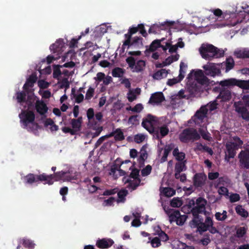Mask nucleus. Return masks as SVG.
I'll use <instances>...</instances> for the list:
<instances>
[{
    "label": "nucleus",
    "mask_w": 249,
    "mask_h": 249,
    "mask_svg": "<svg viewBox=\"0 0 249 249\" xmlns=\"http://www.w3.org/2000/svg\"><path fill=\"white\" fill-rule=\"evenodd\" d=\"M87 115L89 121H90L93 118L94 116V112L92 108H89L88 109L87 112Z\"/></svg>",
    "instance_id": "nucleus-63"
},
{
    "label": "nucleus",
    "mask_w": 249,
    "mask_h": 249,
    "mask_svg": "<svg viewBox=\"0 0 249 249\" xmlns=\"http://www.w3.org/2000/svg\"><path fill=\"white\" fill-rule=\"evenodd\" d=\"M140 170L137 168L132 169V171L128 177H130V179L133 178L134 179H140L139 178Z\"/></svg>",
    "instance_id": "nucleus-43"
},
{
    "label": "nucleus",
    "mask_w": 249,
    "mask_h": 249,
    "mask_svg": "<svg viewBox=\"0 0 249 249\" xmlns=\"http://www.w3.org/2000/svg\"><path fill=\"white\" fill-rule=\"evenodd\" d=\"M246 233V229L245 227H240L236 230V236L238 238L242 237Z\"/></svg>",
    "instance_id": "nucleus-47"
},
{
    "label": "nucleus",
    "mask_w": 249,
    "mask_h": 249,
    "mask_svg": "<svg viewBox=\"0 0 249 249\" xmlns=\"http://www.w3.org/2000/svg\"><path fill=\"white\" fill-rule=\"evenodd\" d=\"M187 68V65H186L183 62H181L180 64V69H179V74L178 76H182V79L184 77V74L185 73V70Z\"/></svg>",
    "instance_id": "nucleus-51"
},
{
    "label": "nucleus",
    "mask_w": 249,
    "mask_h": 249,
    "mask_svg": "<svg viewBox=\"0 0 249 249\" xmlns=\"http://www.w3.org/2000/svg\"><path fill=\"white\" fill-rule=\"evenodd\" d=\"M162 193L167 197H171L173 196H174L175 193L176 191L172 188L170 187H167L163 188Z\"/></svg>",
    "instance_id": "nucleus-39"
},
{
    "label": "nucleus",
    "mask_w": 249,
    "mask_h": 249,
    "mask_svg": "<svg viewBox=\"0 0 249 249\" xmlns=\"http://www.w3.org/2000/svg\"><path fill=\"white\" fill-rule=\"evenodd\" d=\"M64 46V43L62 39L57 40L54 43L51 45L50 49L53 53H57L59 52Z\"/></svg>",
    "instance_id": "nucleus-21"
},
{
    "label": "nucleus",
    "mask_w": 249,
    "mask_h": 249,
    "mask_svg": "<svg viewBox=\"0 0 249 249\" xmlns=\"http://www.w3.org/2000/svg\"><path fill=\"white\" fill-rule=\"evenodd\" d=\"M132 36L129 32L127 34L124 35L125 38H126L125 40L123 43V46H130L131 44V39L132 37Z\"/></svg>",
    "instance_id": "nucleus-49"
},
{
    "label": "nucleus",
    "mask_w": 249,
    "mask_h": 249,
    "mask_svg": "<svg viewBox=\"0 0 249 249\" xmlns=\"http://www.w3.org/2000/svg\"><path fill=\"white\" fill-rule=\"evenodd\" d=\"M152 170V167L150 165H147L145 168H143L141 171L142 176L145 177L149 175Z\"/></svg>",
    "instance_id": "nucleus-46"
},
{
    "label": "nucleus",
    "mask_w": 249,
    "mask_h": 249,
    "mask_svg": "<svg viewBox=\"0 0 249 249\" xmlns=\"http://www.w3.org/2000/svg\"><path fill=\"white\" fill-rule=\"evenodd\" d=\"M167 74V71L165 69H162L154 73L153 77L156 80H160L163 78L166 77Z\"/></svg>",
    "instance_id": "nucleus-28"
},
{
    "label": "nucleus",
    "mask_w": 249,
    "mask_h": 249,
    "mask_svg": "<svg viewBox=\"0 0 249 249\" xmlns=\"http://www.w3.org/2000/svg\"><path fill=\"white\" fill-rule=\"evenodd\" d=\"M206 216V218L204 223L205 224L206 226L209 228L213 225V223L212 218L210 216H208L207 214Z\"/></svg>",
    "instance_id": "nucleus-64"
},
{
    "label": "nucleus",
    "mask_w": 249,
    "mask_h": 249,
    "mask_svg": "<svg viewBox=\"0 0 249 249\" xmlns=\"http://www.w3.org/2000/svg\"><path fill=\"white\" fill-rule=\"evenodd\" d=\"M200 138L197 131L192 128L184 129L179 135V140L182 142H187L189 141L198 140Z\"/></svg>",
    "instance_id": "nucleus-6"
},
{
    "label": "nucleus",
    "mask_w": 249,
    "mask_h": 249,
    "mask_svg": "<svg viewBox=\"0 0 249 249\" xmlns=\"http://www.w3.org/2000/svg\"><path fill=\"white\" fill-rule=\"evenodd\" d=\"M206 176L202 173H196L193 178L194 185L196 187H201L205 183Z\"/></svg>",
    "instance_id": "nucleus-13"
},
{
    "label": "nucleus",
    "mask_w": 249,
    "mask_h": 249,
    "mask_svg": "<svg viewBox=\"0 0 249 249\" xmlns=\"http://www.w3.org/2000/svg\"><path fill=\"white\" fill-rule=\"evenodd\" d=\"M142 38L141 36H135L131 42L130 46H136L139 47L140 45L142 46Z\"/></svg>",
    "instance_id": "nucleus-40"
},
{
    "label": "nucleus",
    "mask_w": 249,
    "mask_h": 249,
    "mask_svg": "<svg viewBox=\"0 0 249 249\" xmlns=\"http://www.w3.org/2000/svg\"><path fill=\"white\" fill-rule=\"evenodd\" d=\"M123 181L125 184L129 183V187L133 190H135L139 186L141 180V179L132 180L130 179V177H124L123 178Z\"/></svg>",
    "instance_id": "nucleus-17"
},
{
    "label": "nucleus",
    "mask_w": 249,
    "mask_h": 249,
    "mask_svg": "<svg viewBox=\"0 0 249 249\" xmlns=\"http://www.w3.org/2000/svg\"><path fill=\"white\" fill-rule=\"evenodd\" d=\"M118 188H114L110 190H105L103 193V195L104 196H111L112 195H114L117 192H118Z\"/></svg>",
    "instance_id": "nucleus-54"
},
{
    "label": "nucleus",
    "mask_w": 249,
    "mask_h": 249,
    "mask_svg": "<svg viewBox=\"0 0 249 249\" xmlns=\"http://www.w3.org/2000/svg\"><path fill=\"white\" fill-rule=\"evenodd\" d=\"M60 68H62L61 65H53V77L55 79H57L61 74Z\"/></svg>",
    "instance_id": "nucleus-37"
},
{
    "label": "nucleus",
    "mask_w": 249,
    "mask_h": 249,
    "mask_svg": "<svg viewBox=\"0 0 249 249\" xmlns=\"http://www.w3.org/2000/svg\"><path fill=\"white\" fill-rule=\"evenodd\" d=\"M113 243V242L111 240H106L105 239H103L101 240H99L97 241L98 246L100 248H107L111 246Z\"/></svg>",
    "instance_id": "nucleus-29"
},
{
    "label": "nucleus",
    "mask_w": 249,
    "mask_h": 249,
    "mask_svg": "<svg viewBox=\"0 0 249 249\" xmlns=\"http://www.w3.org/2000/svg\"><path fill=\"white\" fill-rule=\"evenodd\" d=\"M70 87V83L68 78H65L62 80L61 85L60 88L62 89L65 88V89H68Z\"/></svg>",
    "instance_id": "nucleus-61"
},
{
    "label": "nucleus",
    "mask_w": 249,
    "mask_h": 249,
    "mask_svg": "<svg viewBox=\"0 0 249 249\" xmlns=\"http://www.w3.org/2000/svg\"><path fill=\"white\" fill-rule=\"evenodd\" d=\"M174 143H171L168 144H166L164 148L163 155L161 159V162H165L167 160V157L169 153L171 151L174 149Z\"/></svg>",
    "instance_id": "nucleus-23"
},
{
    "label": "nucleus",
    "mask_w": 249,
    "mask_h": 249,
    "mask_svg": "<svg viewBox=\"0 0 249 249\" xmlns=\"http://www.w3.org/2000/svg\"><path fill=\"white\" fill-rule=\"evenodd\" d=\"M234 105L235 107V111L239 114L242 119L246 120V121H249V111L246 107L244 106H236L235 104Z\"/></svg>",
    "instance_id": "nucleus-14"
},
{
    "label": "nucleus",
    "mask_w": 249,
    "mask_h": 249,
    "mask_svg": "<svg viewBox=\"0 0 249 249\" xmlns=\"http://www.w3.org/2000/svg\"><path fill=\"white\" fill-rule=\"evenodd\" d=\"M126 62L131 69H133L136 64L135 59L132 56H129L126 59Z\"/></svg>",
    "instance_id": "nucleus-48"
},
{
    "label": "nucleus",
    "mask_w": 249,
    "mask_h": 249,
    "mask_svg": "<svg viewBox=\"0 0 249 249\" xmlns=\"http://www.w3.org/2000/svg\"><path fill=\"white\" fill-rule=\"evenodd\" d=\"M140 116L139 115H134L130 116L128 120V123L132 125H137L139 124V118Z\"/></svg>",
    "instance_id": "nucleus-36"
},
{
    "label": "nucleus",
    "mask_w": 249,
    "mask_h": 249,
    "mask_svg": "<svg viewBox=\"0 0 249 249\" xmlns=\"http://www.w3.org/2000/svg\"><path fill=\"white\" fill-rule=\"evenodd\" d=\"M175 23L174 21H165L163 23H160V26L158 25L154 24L152 25L148 30L149 34H157V29L160 28L161 29H165L166 28H169L171 26L173 25Z\"/></svg>",
    "instance_id": "nucleus-10"
},
{
    "label": "nucleus",
    "mask_w": 249,
    "mask_h": 249,
    "mask_svg": "<svg viewBox=\"0 0 249 249\" xmlns=\"http://www.w3.org/2000/svg\"><path fill=\"white\" fill-rule=\"evenodd\" d=\"M145 66V62L144 61L142 60H140L137 61L136 64L134 66V71H136L137 72H139L143 71L144 68Z\"/></svg>",
    "instance_id": "nucleus-33"
},
{
    "label": "nucleus",
    "mask_w": 249,
    "mask_h": 249,
    "mask_svg": "<svg viewBox=\"0 0 249 249\" xmlns=\"http://www.w3.org/2000/svg\"><path fill=\"white\" fill-rule=\"evenodd\" d=\"M197 231H198L200 233L206 231L209 229L204 222L200 223V225L197 227Z\"/></svg>",
    "instance_id": "nucleus-58"
},
{
    "label": "nucleus",
    "mask_w": 249,
    "mask_h": 249,
    "mask_svg": "<svg viewBox=\"0 0 249 249\" xmlns=\"http://www.w3.org/2000/svg\"><path fill=\"white\" fill-rule=\"evenodd\" d=\"M156 128L158 130V132L160 134V138L157 139V140L161 139V138L166 136L169 132V128L166 124H163Z\"/></svg>",
    "instance_id": "nucleus-27"
},
{
    "label": "nucleus",
    "mask_w": 249,
    "mask_h": 249,
    "mask_svg": "<svg viewBox=\"0 0 249 249\" xmlns=\"http://www.w3.org/2000/svg\"><path fill=\"white\" fill-rule=\"evenodd\" d=\"M145 139V137L142 134H137L134 136V141L137 143L142 142Z\"/></svg>",
    "instance_id": "nucleus-53"
},
{
    "label": "nucleus",
    "mask_w": 249,
    "mask_h": 249,
    "mask_svg": "<svg viewBox=\"0 0 249 249\" xmlns=\"http://www.w3.org/2000/svg\"><path fill=\"white\" fill-rule=\"evenodd\" d=\"M38 86L41 89H47L49 85V84L47 81L44 80H39L37 82Z\"/></svg>",
    "instance_id": "nucleus-50"
},
{
    "label": "nucleus",
    "mask_w": 249,
    "mask_h": 249,
    "mask_svg": "<svg viewBox=\"0 0 249 249\" xmlns=\"http://www.w3.org/2000/svg\"><path fill=\"white\" fill-rule=\"evenodd\" d=\"M175 177L176 179H179L182 182H184L186 180V174L184 173L181 174L180 173L175 174Z\"/></svg>",
    "instance_id": "nucleus-59"
},
{
    "label": "nucleus",
    "mask_w": 249,
    "mask_h": 249,
    "mask_svg": "<svg viewBox=\"0 0 249 249\" xmlns=\"http://www.w3.org/2000/svg\"><path fill=\"white\" fill-rule=\"evenodd\" d=\"M66 172L60 171L55 173L54 174L47 175L44 173L39 175L32 174V183L38 181H46L44 184H48L49 185H52L54 181H58L65 178Z\"/></svg>",
    "instance_id": "nucleus-4"
},
{
    "label": "nucleus",
    "mask_w": 249,
    "mask_h": 249,
    "mask_svg": "<svg viewBox=\"0 0 249 249\" xmlns=\"http://www.w3.org/2000/svg\"><path fill=\"white\" fill-rule=\"evenodd\" d=\"M199 203H196V206H195V203H192L193 207H192L191 203L186 204L181 208L182 211L184 213H189L191 212L194 216L193 219L190 222V226L192 228L197 227L201 223L198 219V214L203 213L205 215L208 214L205 210V206L203 203L198 205Z\"/></svg>",
    "instance_id": "nucleus-1"
},
{
    "label": "nucleus",
    "mask_w": 249,
    "mask_h": 249,
    "mask_svg": "<svg viewBox=\"0 0 249 249\" xmlns=\"http://www.w3.org/2000/svg\"><path fill=\"white\" fill-rule=\"evenodd\" d=\"M187 90L190 96L195 97L200 93L201 91H203V89L202 87H201L200 85H197V83L194 82L188 87Z\"/></svg>",
    "instance_id": "nucleus-11"
},
{
    "label": "nucleus",
    "mask_w": 249,
    "mask_h": 249,
    "mask_svg": "<svg viewBox=\"0 0 249 249\" xmlns=\"http://www.w3.org/2000/svg\"><path fill=\"white\" fill-rule=\"evenodd\" d=\"M182 203H162V206L165 212L168 214L171 223L176 221L178 225L182 226L186 220L187 216L180 215L178 210H175L174 208L181 207Z\"/></svg>",
    "instance_id": "nucleus-2"
},
{
    "label": "nucleus",
    "mask_w": 249,
    "mask_h": 249,
    "mask_svg": "<svg viewBox=\"0 0 249 249\" xmlns=\"http://www.w3.org/2000/svg\"><path fill=\"white\" fill-rule=\"evenodd\" d=\"M133 112L140 113L143 109V106L142 104H137L133 107Z\"/></svg>",
    "instance_id": "nucleus-62"
},
{
    "label": "nucleus",
    "mask_w": 249,
    "mask_h": 249,
    "mask_svg": "<svg viewBox=\"0 0 249 249\" xmlns=\"http://www.w3.org/2000/svg\"><path fill=\"white\" fill-rule=\"evenodd\" d=\"M241 166L244 168H249V152L242 150L238 155Z\"/></svg>",
    "instance_id": "nucleus-9"
},
{
    "label": "nucleus",
    "mask_w": 249,
    "mask_h": 249,
    "mask_svg": "<svg viewBox=\"0 0 249 249\" xmlns=\"http://www.w3.org/2000/svg\"><path fill=\"white\" fill-rule=\"evenodd\" d=\"M147 157V154L146 151H142L139 156L137 160L139 164V167L141 168L144 165V161Z\"/></svg>",
    "instance_id": "nucleus-32"
},
{
    "label": "nucleus",
    "mask_w": 249,
    "mask_h": 249,
    "mask_svg": "<svg viewBox=\"0 0 249 249\" xmlns=\"http://www.w3.org/2000/svg\"><path fill=\"white\" fill-rule=\"evenodd\" d=\"M137 27L138 28V31H140V33L142 35V36L143 37H146L147 36V33L144 29V25L143 24H138Z\"/></svg>",
    "instance_id": "nucleus-56"
},
{
    "label": "nucleus",
    "mask_w": 249,
    "mask_h": 249,
    "mask_svg": "<svg viewBox=\"0 0 249 249\" xmlns=\"http://www.w3.org/2000/svg\"><path fill=\"white\" fill-rule=\"evenodd\" d=\"M240 196L238 194H231L230 196V200L231 202H235L239 201Z\"/></svg>",
    "instance_id": "nucleus-55"
},
{
    "label": "nucleus",
    "mask_w": 249,
    "mask_h": 249,
    "mask_svg": "<svg viewBox=\"0 0 249 249\" xmlns=\"http://www.w3.org/2000/svg\"><path fill=\"white\" fill-rule=\"evenodd\" d=\"M116 202H121L125 200V196L128 194V191L125 189L118 191Z\"/></svg>",
    "instance_id": "nucleus-31"
},
{
    "label": "nucleus",
    "mask_w": 249,
    "mask_h": 249,
    "mask_svg": "<svg viewBox=\"0 0 249 249\" xmlns=\"http://www.w3.org/2000/svg\"><path fill=\"white\" fill-rule=\"evenodd\" d=\"M211 241L209 234H206L204 237L201 239L198 243L203 246H206L208 245Z\"/></svg>",
    "instance_id": "nucleus-45"
},
{
    "label": "nucleus",
    "mask_w": 249,
    "mask_h": 249,
    "mask_svg": "<svg viewBox=\"0 0 249 249\" xmlns=\"http://www.w3.org/2000/svg\"><path fill=\"white\" fill-rule=\"evenodd\" d=\"M158 235L160 241L166 242L169 239L168 236L163 231H160V233H158Z\"/></svg>",
    "instance_id": "nucleus-52"
},
{
    "label": "nucleus",
    "mask_w": 249,
    "mask_h": 249,
    "mask_svg": "<svg viewBox=\"0 0 249 249\" xmlns=\"http://www.w3.org/2000/svg\"><path fill=\"white\" fill-rule=\"evenodd\" d=\"M165 39V38H162L161 39H155L152 42L149 48V51L150 52H154L158 48H160V43Z\"/></svg>",
    "instance_id": "nucleus-30"
},
{
    "label": "nucleus",
    "mask_w": 249,
    "mask_h": 249,
    "mask_svg": "<svg viewBox=\"0 0 249 249\" xmlns=\"http://www.w3.org/2000/svg\"><path fill=\"white\" fill-rule=\"evenodd\" d=\"M235 63L233 58L231 56L229 57L226 60V71L227 72L231 70L234 66Z\"/></svg>",
    "instance_id": "nucleus-34"
},
{
    "label": "nucleus",
    "mask_w": 249,
    "mask_h": 249,
    "mask_svg": "<svg viewBox=\"0 0 249 249\" xmlns=\"http://www.w3.org/2000/svg\"><path fill=\"white\" fill-rule=\"evenodd\" d=\"M173 155L178 162H182L185 160V154L184 152H179L178 147L174 149L173 151Z\"/></svg>",
    "instance_id": "nucleus-24"
},
{
    "label": "nucleus",
    "mask_w": 249,
    "mask_h": 249,
    "mask_svg": "<svg viewBox=\"0 0 249 249\" xmlns=\"http://www.w3.org/2000/svg\"><path fill=\"white\" fill-rule=\"evenodd\" d=\"M196 80V81L195 82L197 83V85H200L201 87H202V86L206 85L208 84V79L205 75L199 77Z\"/></svg>",
    "instance_id": "nucleus-41"
},
{
    "label": "nucleus",
    "mask_w": 249,
    "mask_h": 249,
    "mask_svg": "<svg viewBox=\"0 0 249 249\" xmlns=\"http://www.w3.org/2000/svg\"><path fill=\"white\" fill-rule=\"evenodd\" d=\"M231 98V92L229 90L225 89L222 90L217 97V98H221L223 102L229 101Z\"/></svg>",
    "instance_id": "nucleus-22"
},
{
    "label": "nucleus",
    "mask_w": 249,
    "mask_h": 249,
    "mask_svg": "<svg viewBox=\"0 0 249 249\" xmlns=\"http://www.w3.org/2000/svg\"><path fill=\"white\" fill-rule=\"evenodd\" d=\"M94 92V89L91 87L89 88L86 94V99L87 100L90 99L93 96Z\"/></svg>",
    "instance_id": "nucleus-60"
},
{
    "label": "nucleus",
    "mask_w": 249,
    "mask_h": 249,
    "mask_svg": "<svg viewBox=\"0 0 249 249\" xmlns=\"http://www.w3.org/2000/svg\"><path fill=\"white\" fill-rule=\"evenodd\" d=\"M82 123V117H80L77 119H72L71 121V124L73 130H75V133L80 131L81 128Z\"/></svg>",
    "instance_id": "nucleus-19"
},
{
    "label": "nucleus",
    "mask_w": 249,
    "mask_h": 249,
    "mask_svg": "<svg viewBox=\"0 0 249 249\" xmlns=\"http://www.w3.org/2000/svg\"><path fill=\"white\" fill-rule=\"evenodd\" d=\"M199 53L203 58L211 60L213 58H219L223 56L224 52L218 49L212 44H202L199 49Z\"/></svg>",
    "instance_id": "nucleus-3"
},
{
    "label": "nucleus",
    "mask_w": 249,
    "mask_h": 249,
    "mask_svg": "<svg viewBox=\"0 0 249 249\" xmlns=\"http://www.w3.org/2000/svg\"><path fill=\"white\" fill-rule=\"evenodd\" d=\"M137 98L135 93L132 90H129L127 93V99L130 102H132Z\"/></svg>",
    "instance_id": "nucleus-57"
},
{
    "label": "nucleus",
    "mask_w": 249,
    "mask_h": 249,
    "mask_svg": "<svg viewBox=\"0 0 249 249\" xmlns=\"http://www.w3.org/2000/svg\"><path fill=\"white\" fill-rule=\"evenodd\" d=\"M237 146V144L234 142H229L226 144V147L229 159L233 158L235 156Z\"/></svg>",
    "instance_id": "nucleus-15"
},
{
    "label": "nucleus",
    "mask_w": 249,
    "mask_h": 249,
    "mask_svg": "<svg viewBox=\"0 0 249 249\" xmlns=\"http://www.w3.org/2000/svg\"><path fill=\"white\" fill-rule=\"evenodd\" d=\"M206 75L214 77L220 73V69L214 63H209L203 66Z\"/></svg>",
    "instance_id": "nucleus-8"
},
{
    "label": "nucleus",
    "mask_w": 249,
    "mask_h": 249,
    "mask_svg": "<svg viewBox=\"0 0 249 249\" xmlns=\"http://www.w3.org/2000/svg\"><path fill=\"white\" fill-rule=\"evenodd\" d=\"M195 151H205L208 153L210 155L213 154V151L211 148L206 146L203 145L202 143L199 142L196 143V147L194 148Z\"/></svg>",
    "instance_id": "nucleus-25"
},
{
    "label": "nucleus",
    "mask_w": 249,
    "mask_h": 249,
    "mask_svg": "<svg viewBox=\"0 0 249 249\" xmlns=\"http://www.w3.org/2000/svg\"><path fill=\"white\" fill-rule=\"evenodd\" d=\"M150 240L148 242H150L153 248H157L161 245L160 240L159 238L158 237H155L154 238L151 239V238H149Z\"/></svg>",
    "instance_id": "nucleus-44"
},
{
    "label": "nucleus",
    "mask_w": 249,
    "mask_h": 249,
    "mask_svg": "<svg viewBox=\"0 0 249 249\" xmlns=\"http://www.w3.org/2000/svg\"><path fill=\"white\" fill-rule=\"evenodd\" d=\"M107 136L109 137L114 136V139L116 141H121L124 139V133L120 128H118L115 131L112 132L107 135Z\"/></svg>",
    "instance_id": "nucleus-20"
},
{
    "label": "nucleus",
    "mask_w": 249,
    "mask_h": 249,
    "mask_svg": "<svg viewBox=\"0 0 249 249\" xmlns=\"http://www.w3.org/2000/svg\"><path fill=\"white\" fill-rule=\"evenodd\" d=\"M219 85L222 87H230L237 86L241 89L246 90L249 89V80H242L235 78H230L221 81Z\"/></svg>",
    "instance_id": "nucleus-7"
},
{
    "label": "nucleus",
    "mask_w": 249,
    "mask_h": 249,
    "mask_svg": "<svg viewBox=\"0 0 249 249\" xmlns=\"http://www.w3.org/2000/svg\"><path fill=\"white\" fill-rule=\"evenodd\" d=\"M182 80V76H178L177 78L168 79L167 84L170 86H173L174 85L181 82Z\"/></svg>",
    "instance_id": "nucleus-42"
},
{
    "label": "nucleus",
    "mask_w": 249,
    "mask_h": 249,
    "mask_svg": "<svg viewBox=\"0 0 249 249\" xmlns=\"http://www.w3.org/2000/svg\"><path fill=\"white\" fill-rule=\"evenodd\" d=\"M186 163V160L177 162L175 166V174L180 173L181 172L185 171L187 169Z\"/></svg>",
    "instance_id": "nucleus-26"
},
{
    "label": "nucleus",
    "mask_w": 249,
    "mask_h": 249,
    "mask_svg": "<svg viewBox=\"0 0 249 249\" xmlns=\"http://www.w3.org/2000/svg\"><path fill=\"white\" fill-rule=\"evenodd\" d=\"M36 108L37 112L40 115H44L47 112L48 108L43 101H38L36 104Z\"/></svg>",
    "instance_id": "nucleus-18"
},
{
    "label": "nucleus",
    "mask_w": 249,
    "mask_h": 249,
    "mask_svg": "<svg viewBox=\"0 0 249 249\" xmlns=\"http://www.w3.org/2000/svg\"><path fill=\"white\" fill-rule=\"evenodd\" d=\"M124 73V70L119 67L114 68L112 71V75L114 77H121L123 76Z\"/></svg>",
    "instance_id": "nucleus-38"
},
{
    "label": "nucleus",
    "mask_w": 249,
    "mask_h": 249,
    "mask_svg": "<svg viewBox=\"0 0 249 249\" xmlns=\"http://www.w3.org/2000/svg\"><path fill=\"white\" fill-rule=\"evenodd\" d=\"M165 100L163 94L161 92L152 94L150 98V103H160Z\"/></svg>",
    "instance_id": "nucleus-16"
},
{
    "label": "nucleus",
    "mask_w": 249,
    "mask_h": 249,
    "mask_svg": "<svg viewBox=\"0 0 249 249\" xmlns=\"http://www.w3.org/2000/svg\"><path fill=\"white\" fill-rule=\"evenodd\" d=\"M156 122V117L150 114H148L146 117L143 118L142 125L150 133L153 134V136L156 139H159L160 134L159 133L158 130L156 127L154 126V125Z\"/></svg>",
    "instance_id": "nucleus-5"
},
{
    "label": "nucleus",
    "mask_w": 249,
    "mask_h": 249,
    "mask_svg": "<svg viewBox=\"0 0 249 249\" xmlns=\"http://www.w3.org/2000/svg\"><path fill=\"white\" fill-rule=\"evenodd\" d=\"M235 211L237 214L243 217H247L248 216V212L241 205H238L235 208Z\"/></svg>",
    "instance_id": "nucleus-35"
},
{
    "label": "nucleus",
    "mask_w": 249,
    "mask_h": 249,
    "mask_svg": "<svg viewBox=\"0 0 249 249\" xmlns=\"http://www.w3.org/2000/svg\"><path fill=\"white\" fill-rule=\"evenodd\" d=\"M207 112L208 109L205 107H201L194 116L195 123H198V121H202L206 117Z\"/></svg>",
    "instance_id": "nucleus-12"
}]
</instances>
